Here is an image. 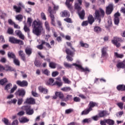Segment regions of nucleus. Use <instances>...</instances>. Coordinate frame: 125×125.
I'll return each instance as SVG.
<instances>
[{"label": "nucleus", "instance_id": "nucleus-14", "mask_svg": "<svg viewBox=\"0 0 125 125\" xmlns=\"http://www.w3.org/2000/svg\"><path fill=\"white\" fill-rule=\"evenodd\" d=\"M118 41H120V38L115 37H114V40L111 41V42L116 47H120L121 46V43L118 42Z\"/></svg>", "mask_w": 125, "mask_h": 125}, {"label": "nucleus", "instance_id": "nucleus-19", "mask_svg": "<svg viewBox=\"0 0 125 125\" xmlns=\"http://www.w3.org/2000/svg\"><path fill=\"white\" fill-rule=\"evenodd\" d=\"M95 21V20L94 19L93 16L92 15H89L87 18V21L88 22L89 24L90 25H92V24L94 23Z\"/></svg>", "mask_w": 125, "mask_h": 125}, {"label": "nucleus", "instance_id": "nucleus-18", "mask_svg": "<svg viewBox=\"0 0 125 125\" xmlns=\"http://www.w3.org/2000/svg\"><path fill=\"white\" fill-rule=\"evenodd\" d=\"M107 49H108V47H103V48L101 49L102 57H105L106 56H108Z\"/></svg>", "mask_w": 125, "mask_h": 125}, {"label": "nucleus", "instance_id": "nucleus-59", "mask_svg": "<svg viewBox=\"0 0 125 125\" xmlns=\"http://www.w3.org/2000/svg\"><path fill=\"white\" fill-rule=\"evenodd\" d=\"M41 18L42 19V20H46V16H45V14H44V13H41Z\"/></svg>", "mask_w": 125, "mask_h": 125}, {"label": "nucleus", "instance_id": "nucleus-35", "mask_svg": "<svg viewBox=\"0 0 125 125\" xmlns=\"http://www.w3.org/2000/svg\"><path fill=\"white\" fill-rule=\"evenodd\" d=\"M7 82H8L7 79L5 78L2 79L0 80V84H1V85H3L5 84V83H6Z\"/></svg>", "mask_w": 125, "mask_h": 125}, {"label": "nucleus", "instance_id": "nucleus-53", "mask_svg": "<svg viewBox=\"0 0 125 125\" xmlns=\"http://www.w3.org/2000/svg\"><path fill=\"white\" fill-rule=\"evenodd\" d=\"M120 23V18H114V24L115 25H119Z\"/></svg>", "mask_w": 125, "mask_h": 125}, {"label": "nucleus", "instance_id": "nucleus-15", "mask_svg": "<svg viewBox=\"0 0 125 125\" xmlns=\"http://www.w3.org/2000/svg\"><path fill=\"white\" fill-rule=\"evenodd\" d=\"M38 90L41 93H43V94H47L48 93V89L43 87L42 86H40L38 87Z\"/></svg>", "mask_w": 125, "mask_h": 125}, {"label": "nucleus", "instance_id": "nucleus-8", "mask_svg": "<svg viewBox=\"0 0 125 125\" xmlns=\"http://www.w3.org/2000/svg\"><path fill=\"white\" fill-rule=\"evenodd\" d=\"M15 95L16 96H19V97H25V95H26V91L23 89H19L15 93Z\"/></svg>", "mask_w": 125, "mask_h": 125}, {"label": "nucleus", "instance_id": "nucleus-46", "mask_svg": "<svg viewBox=\"0 0 125 125\" xmlns=\"http://www.w3.org/2000/svg\"><path fill=\"white\" fill-rule=\"evenodd\" d=\"M91 122V120L90 118H86L83 120L82 123L83 124H88V123H90Z\"/></svg>", "mask_w": 125, "mask_h": 125}, {"label": "nucleus", "instance_id": "nucleus-4", "mask_svg": "<svg viewBox=\"0 0 125 125\" xmlns=\"http://www.w3.org/2000/svg\"><path fill=\"white\" fill-rule=\"evenodd\" d=\"M88 107V108L85 109L82 112L81 116H83V115H88L91 111L93 110L92 108H94V107H98V104L97 103L91 101L89 102Z\"/></svg>", "mask_w": 125, "mask_h": 125}, {"label": "nucleus", "instance_id": "nucleus-20", "mask_svg": "<svg viewBox=\"0 0 125 125\" xmlns=\"http://www.w3.org/2000/svg\"><path fill=\"white\" fill-rule=\"evenodd\" d=\"M78 14L82 20H83L84 19V16H85V12H84V10H82V11L77 12Z\"/></svg>", "mask_w": 125, "mask_h": 125}, {"label": "nucleus", "instance_id": "nucleus-26", "mask_svg": "<svg viewBox=\"0 0 125 125\" xmlns=\"http://www.w3.org/2000/svg\"><path fill=\"white\" fill-rule=\"evenodd\" d=\"M13 8L16 13H20L22 10V8H21V7L17 6L15 5L13 6Z\"/></svg>", "mask_w": 125, "mask_h": 125}, {"label": "nucleus", "instance_id": "nucleus-29", "mask_svg": "<svg viewBox=\"0 0 125 125\" xmlns=\"http://www.w3.org/2000/svg\"><path fill=\"white\" fill-rule=\"evenodd\" d=\"M19 122L21 124H25V123H28L29 122V119L26 117H22L21 119H19Z\"/></svg>", "mask_w": 125, "mask_h": 125}, {"label": "nucleus", "instance_id": "nucleus-1", "mask_svg": "<svg viewBox=\"0 0 125 125\" xmlns=\"http://www.w3.org/2000/svg\"><path fill=\"white\" fill-rule=\"evenodd\" d=\"M32 32L36 36H41L42 32L43 31L42 22L41 21H34L32 23Z\"/></svg>", "mask_w": 125, "mask_h": 125}, {"label": "nucleus", "instance_id": "nucleus-37", "mask_svg": "<svg viewBox=\"0 0 125 125\" xmlns=\"http://www.w3.org/2000/svg\"><path fill=\"white\" fill-rule=\"evenodd\" d=\"M13 62L16 66H18L19 67L20 66V61L18 60V59H16V58L13 60Z\"/></svg>", "mask_w": 125, "mask_h": 125}, {"label": "nucleus", "instance_id": "nucleus-61", "mask_svg": "<svg viewBox=\"0 0 125 125\" xmlns=\"http://www.w3.org/2000/svg\"><path fill=\"white\" fill-rule=\"evenodd\" d=\"M73 101L74 102H81V98L78 97H75L73 98Z\"/></svg>", "mask_w": 125, "mask_h": 125}, {"label": "nucleus", "instance_id": "nucleus-36", "mask_svg": "<svg viewBox=\"0 0 125 125\" xmlns=\"http://www.w3.org/2000/svg\"><path fill=\"white\" fill-rule=\"evenodd\" d=\"M34 64L35 66H36V67H39L42 66V62H41V61L38 60H35L34 62Z\"/></svg>", "mask_w": 125, "mask_h": 125}, {"label": "nucleus", "instance_id": "nucleus-13", "mask_svg": "<svg viewBox=\"0 0 125 125\" xmlns=\"http://www.w3.org/2000/svg\"><path fill=\"white\" fill-rule=\"evenodd\" d=\"M57 97H59L60 99H63L64 98V94L61 92H56L55 96L53 97V99H57Z\"/></svg>", "mask_w": 125, "mask_h": 125}, {"label": "nucleus", "instance_id": "nucleus-50", "mask_svg": "<svg viewBox=\"0 0 125 125\" xmlns=\"http://www.w3.org/2000/svg\"><path fill=\"white\" fill-rule=\"evenodd\" d=\"M66 44L67 46H70V48H71V49H72V50H73L74 52L76 51V50L75 49V48L73 47L72 43H71L70 42H66Z\"/></svg>", "mask_w": 125, "mask_h": 125}, {"label": "nucleus", "instance_id": "nucleus-57", "mask_svg": "<svg viewBox=\"0 0 125 125\" xmlns=\"http://www.w3.org/2000/svg\"><path fill=\"white\" fill-rule=\"evenodd\" d=\"M17 89V86L16 85H14L13 88L10 90V93H13Z\"/></svg>", "mask_w": 125, "mask_h": 125}, {"label": "nucleus", "instance_id": "nucleus-64", "mask_svg": "<svg viewBox=\"0 0 125 125\" xmlns=\"http://www.w3.org/2000/svg\"><path fill=\"white\" fill-rule=\"evenodd\" d=\"M67 61H70V62H72L73 61V59L72 58V56L67 55L66 57Z\"/></svg>", "mask_w": 125, "mask_h": 125}, {"label": "nucleus", "instance_id": "nucleus-39", "mask_svg": "<svg viewBox=\"0 0 125 125\" xmlns=\"http://www.w3.org/2000/svg\"><path fill=\"white\" fill-rule=\"evenodd\" d=\"M16 20H18V21H20L21 22L22 20H23V16L22 15H18L16 16Z\"/></svg>", "mask_w": 125, "mask_h": 125}, {"label": "nucleus", "instance_id": "nucleus-33", "mask_svg": "<svg viewBox=\"0 0 125 125\" xmlns=\"http://www.w3.org/2000/svg\"><path fill=\"white\" fill-rule=\"evenodd\" d=\"M5 68L6 71H10V72H16V70L15 69L9 65H6Z\"/></svg>", "mask_w": 125, "mask_h": 125}, {"label": "nucleus", "instance_id": "nucleus-44", "mask_svg": "<svg viewBox=\"0 0 125 125\" xmlns=\"http://www.w3.org/2000/svg\"><path fill=\"white\" fill-rule=\"evenodd\" d=\"M116 105L118 106V107L121 109V110H123L124 109V103H118Z\"/></svg>", "mask_w": 125, "mask_h": 125}, {"label": "nucleus", "instance_id": "nucleus-23", "mask_svg": "<svg viewBox=\"0 0 125 125\" xmlns=\"http://www.w3.org/2000/svg\"><path fill=\"white\" fill-rule=\"evenodd\" d=\"M7 56L9 59H13V60L16 58L15 54L12 52H8L7 53Z\"/></svg>", "mask_w": 125, "mask_h": 125}, {"label": "nucleus", "instance_id": "nucleus-17", "mask_svg": "<svg viewBox=\"0 0 125 125\" xmlns=\"http://www.w3.org/2000/svg\"><path fill=\"white\" fill-rule=\"evenodd\" d=\"M25 102L27 104H31V105H34V104H36V100H35L34 98H28L26 99Z\"/></svg>", "mask_w": 125, "mask_h": 125}, {"label": "nucleus", "instance_id": "nucleus-6", "mask_svg": "<svg viewBox=\"0 0 125 125\" xmlns=\"http://www.w3.org/2000/svg\"><path fill=\"white\" fill-rule=\"evenodd\" d=\"M9 42L11 43L19 44V45H24V42L22 41V40H18L13 37L9 38Z\"/></svg>", "mask_w": 125, "mask_h": 125}, {"label": "nucleus", "instance_id": "nucleus-9", "mask_svg": "<svg viewBox=\"0 0 125 125\" xmlns=\"http://www.w3.org/2000/svg\"><path fill=\"white\" fill-rule=\"evenodd\" d=\"M82 4H83V0H77V2L75 3L74 8L76 10H77V12L82 10Z\"/></svg>", "mask_w": 125, "mask_h": 125}, {"label": "nucleus", "instance_id": "nucleus-12", "mask_svg": "<svg viewBox=\"0 0 125 125\" xmlns=\"http://www.w3.org/2000/svg\"><path fill=\"white\" fill-rule=\"evenodd\" d=\"M99 118H105V117H107V116H109V114L108 113V111L106 110H102L100 111L98 115Z\"/></svg>", "mask_w": 125, "mask_h": 125}, {"label": "nucleus", "instance_id": "nucleus-16", "mask_svg": "<svg viewBox=\"0 0 125 125\" xmlns=\"http://www.w3.org/2000/svg\"><path fill=\"white\" fill-rule=\"evenodd\" d=\"M19 56L21 58V60L24 62H26V54L24 53L23 50H21L18 52Z\"/></svg>", "mask_w": 125, "mask_h": 125}, {"label": "nucleus", "instance_id": "nucleus-30", "mask_svg": "<svg viewBox=\"0 0 125 125\" xmlns=\"http://www.w3.org/2000/svg\"><path fill=\"white\" fill-rule=\"evenodd\" d=\"M57 66V64L53 62H50L49 63V67L51 69H55Z\"/></svg>", "mask_w": 125, "mask_h": 125}, {"label": "nucleus", "instance_id": "nucleus-5", "mask_svg": "<svg viewBox=\"0 0 125 125\" xmlns=\"http://www.w3.org/2000/svg\"><path fill=\"white\" fill-rule=\"evenodd\" d=\"M94 17L97 20H99V22H101V19H103L105 16V11L103 9L100 8L99 10H96L94 13Z\"/></svg>", "mask_w": 125, "mask_h": 125}, {"label": "nucleus", "instance_id": "nucleus-47", "mask_svg": "<svg viewBox=\"0 0 125 125\" xmlns=\"http://www.w3.org/2000/svg\"><path fill=\"white\" fill-rule=\"evenodd\" d=\"M2 122H3L4 124L6 125H10V123H9V121L8 120V119H7L5 118H4L2 120Z\"/></svg>", "mask_w": 125, "mask_h": 125}, {"label": "nucleus", "instance_id": "nucleus-43", "mask_svg": "<svg viewBox=\"0 0 125 125\" xmlns=\"http://www.w3.org/2000/svg\"><path fill=\"white\" fill-rule=\"evenodd\" d=\"M54 82V80L52 78H50L49 79L48 81L46 83L47 85H49L50 84H53V83Z\"/></svg>", "mask_w": 125, "mask_h": 125}, {"label": "nucleus", "instance_id": "nucleus-48", "mask_svg": "<svg viewBox=\"0 0 125 125\" xmlns=\"http://www.w3.org/2000/svg\"><path fill=\"white\" fill-rule=\"evenodd\" d=\"M114 56H116L117 58H123V57H124V55L119 54L117 52L114 53Z\"/></svg>", "mask_w": 125, "mask_h": 125}, {"label": "nucleus", "instance_id": "nucleus-11", "mask_svg": "<svg viewBox=\"0 0 125 125\" xmlns=\"http://www.w3.org/2000/svg\"><path fill=\"white\" fill-rule=\"evenodd\" d=\"M114 10L113 6L112 4H109L107 7H106L105 13L107 15H110Z\"/></svg>", "mask_w": 125, "mask_h": 125}, {"label": "nucleus", "instance_id": "nucleus-56", "mask_svg": "<svg viewBox=\"0 0 125 125\" xmlns=\"http://www.w3.org/2000/svg\"><path fill=\"white\" fill-rule=\"evenodd\" d=\"M57 24L59 26V28L61 29L62 31H63V27L62 26V22L61 21H57Z\"/></svg>", "mask_w": 125, "mask_h": 125}, {"label": "nucleus", "instance_id": "nucleus-51", "mask_svg": "<svg viewBox=\"0 0 125 125\" xmlns=\"http://www.w3.org/2000/svg\"><path fill=\"white\" fill-rule=\"evenodd\" d=\"M14 32V31L13 30V29L9 28L7 30V33L9 34V35H13Z\"/></svg>", "mask_w": 125, "mask_h": 125}, {"label": "nucleus", "instance_id": "nucleus-21", "mask_svg": "<svg viewBox=\"0 0 125 125\" xmlns=\"http://www.w3.org/2000/svg\"><path fill=\"white\" fill-rule=\"evenodd\" d=\"M65 52L67 55H69L70 56H71V57H73V56H74V55H75V52H76V51H74V50L72 51L70 50V49L66 48L65 50Z\"/></svg>", "mask_w": 125, "mask_h": 125}, {"label": "nucleus", "instance_id": "nucleus-34", "mask_svg": "<svg viewBox=\"0 0 125 125\" xmlns=\"http://www.w3.org/2000/svg\"><path fill=\"white\" fill-rule=\"evenodd\" d=\"M43 45H44V42H43V40H42L41 41V44L37 46V48L40 49V50H42L43 49Z\"/></svg>", "mask_w": 125, "mask_h": 125}, {"label": "nucleus", "instance_id": "nucleus-24", "mask_svg": "<svg viewBox=\"0 0 125 125\" xmlns=\"http://www.w3.org/2000/svg\"><path fill=\"white\" fill-rule=\"evenodd\" d=\"M61 16L62 17H69L70 16V13L67 10H64L61 13Z\"/></svg>", "mask_w": 125, "mask_h": 125}, {"label": "nucleus", "instance_id": "nucleus-28", "mask_svg": "<svg viewBox=\"0 0 125 125\" xmlns=\"http://www.w3.org/2000/svg\"><path fill=\"white\" fill-rule=\"evenodd\" d=\"M116 67H117L118 69H125V64L123 62H119L117 64Z\"/></svg>", "mask_w": 125, "mask_h": 125}, {"label": "nucleus", "instance_id": "nucleus-2", "mask_svg": "<svg viewBox=\"0 0 125 125\" xmlns=\"http://www.w3.org/2000/svg\"><path fill=\"white\" fill-rule=\"evenodd\" d=\"M52 5H53V9L51 6H49L48 7L47 11L50 13V17L51 19V23L53 26H55V17H54V15L56 13V11H58L59 9V5H56L52 2Z\"/></svg>", "mask_w": 125, "mask_h": 125}, {"label": "nucleus", "instance_id": "nucleus-45", "mask_svg": "<svg viewBox=\"0 0 125 125\" xmlns=\"http://www.w3.org/2000/svg\"><path fill=\"white\" fill-rule=\"evenodd\" d=\"M43 42L44 43V44H45L46 47H47V48H48L49 49H50V48H52V47L51 46V45H50V44H49V43L46 42L44 40H43Z\"/></svg>", "mask_w": 125, "mask_h": 125}, {"label": "nucleus", "instance_id": "nucleus-27", "mask_svg": "<svg viewBox=\"0 0 125 125\" xmlns=\"http://www.w3.org/2000/svg\"><path fill=\"white\" fill-rule=\"evenodd\" d=\"M32 50H33L32 49V48L26 47L25 49V52L27 55H28V56H30V55L32 54Z\"/></svg>", "mask_w": 125, "mask_h": 125}, {"label": "nucleus", "instance_id": "nucleus-32", "mask_svg": "<svg viewBox=\"0 0 125 125\" xmlns=\"http://www.w3.org/2000/svg\"><path fill=\"white\" fill-rule=\"evenodd\" d=\"M102 31V29L101 28V27L98 26H95L94 32H95V33H96L97 34H99V33H101Z\"/></svg>", "mask_w": 125, "mask_h": 125}, {"label": "nucleus", "instance_id": "nucleus-41", "mask_svg": "<svg viewBox=\"0 0 125 125\" xmlns=\"http://www.w3.org/2000/svg\"><path fill=\"white\" fill-rule=\"evenodd\" d=\"M62 91H65V92H67L68 91H70L71 90V87H64L61 89Z\"/></svg>", "mask_w": 125, "mask_h": 125}, {"label": "nucleus", "instance_id": "nucleus-10", "mask_svg": "<svg viewBox=\"0 0 125 125\" xmlns=\"http://www.w3.org/2000/svg\"><path fill=\"white\" fill-rule=\"evenodd\" d=\"M17 84L21 87H24V86H28V82L23 80L22 81H17L16 82Z\"/></svg>", "mask_w": 125, "mask_h": 125}, {"label": "nucleus", "instance_id": "nucleus-7", "mask_svg": "<svg viewBox=\"0 0 125 125\" xmlns=\"http://www.w3.org/2000/svg\"><path fill=\"white\" fill-rule=\"evenodd\" d=\"M22 109L25 111L26 115L31 116L34 114V109L32 108L30 105L23 106L22 107Z\"/></svg>", "mask_w": 125, "mask_h": 125}, {"label": "nucleus", "instance_id": "nucleus-60", "mask_svg": "<svg viewBox=\"0 0 125 125\" xmlns=\"http://www.w3.org/2000/svg\"><path fill=\"white\" fill-rule=\"evenodd\" d=\"M59 75V72L57 71H55L52 72V77H55L57 76H58Z\"/></svg>", "mask_w": 125, "mask_h": 125}, {"label": "nucleus", "instance_id": "nucleus-54", "mask_svg": "<svg viewBox=\"0 0 125 125\" xmlns=\"http://www.w3.org/2000/svg\"><path fill=\"white\" fill-rule=\"evenodd\" d=\"M62 80L63 81V82L65 83H71V81H69V79H68L67 78L63 77Z\"/></svg>", "mask_w": 125, "mask_h": 125}, {"label": "nucleus", "instance_id": "nucleus-31", "mask_svg": "<svg viewBox=\"0 0 125 125\" xmlns=\"http://www.w3.org/2000/svg\"><path fill=\"white\" fill-rule=\"evenodd\" d=\"M105 122L106 123L107 125H115V121L112 119H106Z\"/></svg>", "mask_w": 125, "mask_h": 125}, {"label": "nucleus", "instance_id": "nucleus-62", "mask_svg": "<svg viewBox=\"0 0 125 125\" xmlns=\"http://www.w3.org/2000/svg\"><path fill=\"white\" fill-rule=\"evenodd\" d=\"M19 125V122L18 120H14L11 124H10V125Z\"/></svg>", "mask_w": 125, "mask_h": 125}, {"label": "nucleus", "instance_id": "nucleus-52", "mask_svg": "<svg viewBox=\"0 0 125 125\" xmlns=\"http://www.w3.org/2000/svg\"><path fill=\"white\" fill-rule=\"evenodd\" d=\"M74 112V109H72V108H69L68 109L65 110V114H71V113Z\"/></svg>", "mask_w": 125, "mask_h": 125}, {"label": "nucleus", "instance_id": "nucleus-58", "mask_svg": "<svg viewBox=\"0 0 125 125\" xmlns=\"http://www.w3.org/2000/svg\"><path fill=\"white\" fill-rule=\"evenodd\" d=\"M66 100L68 101V100H72L73 99V96L71 95H67L65 98Z\"/></svg>", "mask_w": 125, "mask_h": 125}, {"label": "nucleus", "instance_id": "nucleus-55", "mask_svg": "<svg viewBox=\"0 0 125 125\" xmlns=\"http://www.w3.org/2000/svg\"><path fill=\"white\" fill-rule=\"evenodd\" d=\"M42 73L44 75H46V76H49L50 71H49V70H48V69H45L44 71H43Z\"/></svg>", "mask_w": 125, "mask_h": 125}, {"label": "nucleus", "instance_id": "nucleus-42", "mask_svg": "<svg viewBox=\"0 0 125 125\" xmlns=\"http://www.w3.org/2000/svg\"><path fill=\"white\" fill-rule=\"evenodd\" d=\"M11 86H12V84L11 83L7 84L4 87L5 90H8V89H10V87H11Z\"/></svg>", "mask_w": 125, "mask_h": 125}, {"label": "nucleus", "instance_id": "nucleus-38", "mask_svg": "<svg viewBox=\"0 0 125 125\" xmlns=\"http://www.w3.org/2000/svg\"><path fill=\"white\" fill-rule=\"evenodd\" d=\"M81 46L82 47H85L86 48H88L89 45L87 43H83V42L81 41L80 42Z\"/></svg>", "mask_w": 125, "mask_h": 125}, {"label": "nucleus", "instance_id": "nucleus-63", "mask_svg": "<svg viewBox=\"0 0 125 125\" xmlns=\"http://www.w3.org/2000/svg\"><path fill=\"white\" fill-rule=\"evenodd\" d=\"M114 18H120V17L121 16V14L120 12H117L115 13L114 15Z\"/></svg>", "mask_w": 125, "mask_h": 125}, {"label": "nucleus", "instance_id": "nucleus-3", "mask_svg": "<svg viewBox=\"0 0 125 125\" xmlns=\"http://www.w3.org/2000/svg\"><path fill=\"white\" fill-rule=\"evenodd\" d=\"M64 66L66 67V68H72V66H75L76 67V70H78L79 71H81V72H84V73H89L90 70L87 67H85V68L83 67V66L80 64H78L77 63H73L72 64H70L67 62H64Z\"/></svg>", "mask_w": 125, "mask_h": 125}, {"label": "nucleus", "instance_id": "nucleus-25", "mask_svg": "<svg viewBox=\"0 0 125 125\" xmlns=\"http://www.w3.org/2000/svg\"><path fill=\"white\" fill-rule=\"evenodd\" d=\"M15 34L17 35V36H18L20 39L21 40H24L25 37H24V35L22 34V32L20 30H16L15 31Z\"/></svg>", "mask_w": 125, "mask_h": 125}, {"label": "nucleus", "instance_id": "nucleus-49", "mask_svg": "<svg viewBox=\"0 0 125 125\" xmlns=\"http://www.w3.org/2000/svg\"><path fill=\"white\" fill-rule=\"evenodd\" d=\"M24 31L29 35V33H30V28L25 25L24 26Z\"/></svg>", "mask_w": 125, "mask_h": 125}, {"label": "nucleus", "instance_id": "nucleus-22", "mask_svg": "<svg viewBox=\"0 0 125 125\" xmlns=\"http://www.w3.org/2000/svg\"><path fill=\"white\" fill-rule=\"evenodd\" d=\"M116 89H117L118 91H125V85L119 84L117 86Z\"/></svg>", "mask_w": 125, "mask_h": 125}, {"label": "nucleus", "instance_id": "nucleus-40", "mask_svg": "<svg viewBox=\"0 0 125 125\" xmlns=\"http://www.w3.org/2000/svg\"><path fill=\"white\" fill-rule=\"evenodd\" d=\"M44 25H45V27L46 28V30H47V31H48V32H50V27L49 26V23L47 21H46L45 22Z\"/></svg>", "mask_w": 125, "mask_h": 125}]
</instances>
